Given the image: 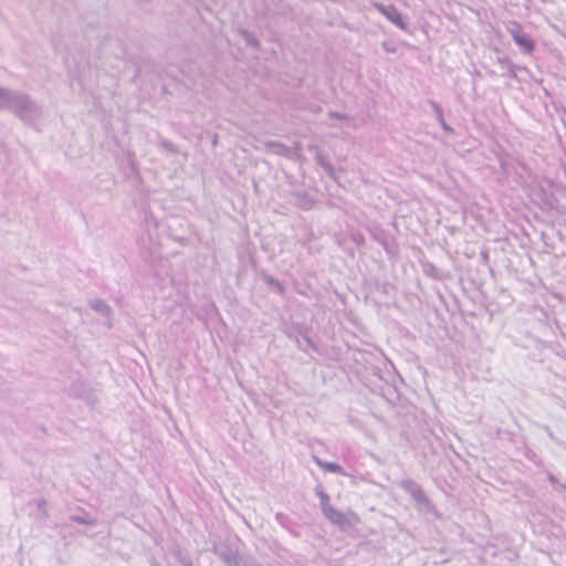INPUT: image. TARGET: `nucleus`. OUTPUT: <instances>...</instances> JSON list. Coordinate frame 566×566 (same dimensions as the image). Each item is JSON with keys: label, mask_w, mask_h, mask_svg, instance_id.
<instances>
[{"label": "nucleus", "mask_w": 566, "mask_h": 566, "mask_svg": "<svg viewBox=\"0 0 566 566\" xmlns=\"http://www.w3.org/2000/svg\"><path fill=\"white\" fill-rule=\"evenodd\" d=\"M0 111L12 113L24 124L33 125L42 116V107L30 95L0 86Z\"/></svg>", "instance_id": "1"}, {"label": "nucleus", "mask_w": 566, "mask_h": 566, "mask_svg": "<svg viewBox=\"0 0 566 566\" xmlns=\"http://www.w3.org/2000/svg\"><path fill=\"white\" fill-rule=\"evenodd\" d=\"M211 552L218 556L226 566H259L254 557L241 555L239 547L229 539L213 542Z\"/></svg>", "instance_id": "2"}, {"label": "nucleus", "mask_w": 566, "mask_h": 566, "mask_svg": "<svg viewBox=\"0 0 566 566\" xmlns=\"http://www.w3.org/2000/svg\"><path fill=\"white\" fill-rule=\"evenodd\" d=\"M399 486L409 494L419 512L431 514L436 520L443 518V515L427 496L426 492L417 481L410 478L403 479L399 482Z\"/></svg>", "instance_id": "3"}, {"label": "nucleus", "mask_w": 566, "mask_h": 566, "mask_svg": "<svg viewBox=\"0 0 566 566\" xmlns=\"http://www.w3.org/2000/svg\"><path fill=\"white\" fill-rule=\"evenodd\" d=\"M506 30L523 54L531 55L534 53L536 50V41L530 33L524 31V28L520 22L515 20L509 21Z\"/></svg>", "instance_id": "4"}, {"label": "nucleus", "mask_w": 566, "mask_h": 566, "mask_svg": "<svg viewBox=\"0 0 566 566\" xmlns=\"http://www.w3.org/2000/svg\"><path fill=\"white\" fill-rule=\"evenodd\" d=\"M323 515L328 522L337 526L343 532L349 531L360 521L359 516L355 512L349 510L348 512L344 513L336 510L334 506L328 507V510L325 511Z\"/></svg>", "instance_id": "5"}, {"label": "nucleus", "mask_w": 566, "mask_h": 566, "mask_svg": "<svg viewBox=\"0 0 566 566\" xmlns=\"http://www.w3.org/2000/svg\"><path fill=\"white\" fill-rule=\"evenodd\" d=\"M370 234L373 240L384 248L388 256L395 258L399 253V245L390 232L381 228H375Z\"/></svg>", "instance_id": "6"}, {"label": "nucleus", "mask_w": 566, "mask_h": 566, "mask_svg": "<svg viewBox=\"0 0 566 566\" xmlns=\"http://www.w3.org/2000/svg\"><path fill=\"white\" fill-rule=\"evenodd\" d=\"M376 9L392 24L402 31H408V23L403 14L394 4L375 3Z\"/></svg>", "instance_id": "7"}, {"label": "nucleus", "mask_w": 566, "mask_h": 566, "mask_svg": "<svg viewBox=\"0 0 566 566\" xmlns=\"http://www.w3.org/2000/svg\"><path fill=\"white\" fill-rule=\"evenodd\" d=\"M290 196L294 199L293 205L304 211L311 210L316 203V199L307 191L292 190Z\"/></svg>", "instance_id": "8"}, {"label": "nucleus", "mask_w": 566, "mask_h": 566, "mask_svg": "<svg viewBox=\"0 0 566 566\" xmlns=\"http://www.w3.org/2000/svg\"><path fill=\"white\" fill-rule=\"evenodd\" d=\"M256 276L262 280L270 290L274 291L279 295L283 296L286 293L285 284L269 274L264 269L256 270Z\"/></svg>", "instance_id": "9"}, {"label": "nucleus", "mask_w": 566, "mask_h": 566, "mask_svg": "<svg viewBox=\"0 0 566 566\" xmlns=\"http://www.w3.org/2000/svg\"><path fill=\"white\" fill-rule=\"evenodd\" d=\"M90 307L99 314L101 316L108 319V322L105 323V325L108 328L113 327L112 317H113V310L112 307L102 298H93L88 301Z\"/></svg>", "instance_id": "10"}, {"label": "nucleus", "mask_w": 566, "mask_h": 566, "mask_svg": "<svg viewBox=\"0 0 566 566\" xmlns=\"http://www.w3.org/2000/svg\"><path fill=\"white\" fill-rule=\"evenodd\" d=\"M315 161L318 166H321L326 175L334 181L338 182V178L336 175V169L329 160V156L324 151L316 154Z\"/></svg>", "instance_id": "11"}, {"label": "nucleus", "mask_w": 566, "mask_h": 566, "mask_svg": "<svg viewBox=\"0 0 566 566\" xmlns=\"http://www.w3.org/2000/svg\"><path fill=\"white\" fill-rule=\"evenodd\" d=\"M276 522L284 527L286 531H289L294 537H300L301 533L298 531L300 525L293 521L289 515L284 513H276L275 514Z\"/></svg>", "instance_id": "12"}, {"label": "nucleus", "mask_w": 566, "mask_h": 566, "mask_svg": "<svg viewBox=\"0 0 566 566\" xmlns=\"http://www.w3.org/2000/svg\"><path fill=\"white\" fill-rule=\"evenodd\" d=\"M313 460L316 463L317 467H319L325 472L329 473H336L340 475H348V473L345 471V469L337 462H331L326 460H322L321 458L313 455Z\"/></svg>", "instance_id": "13"}, {"label": "nucleus", "mask_w": 566, "mask_h": 566, "mask_svg": "<svg viewBox=\"0 0 566 566\" xmlns=\"http://www.w3.org/2000/svg\"><path fill=\"white\" fill-rule=\"evenodd\" d=\"M430 106L432 107V111L436 115V119L440 124L441 128L447 134H454V129L446 122L443 108L441 105L432 99L429 101Z\"/></svg>", "instance_id": "14"}, {"label": "nucleus", "mask_w": 566, "mask_h": 566, "mask_svg": "<svg viewBox=\"0 0 566 566\" xmlns=\"http://www.w3.org/2000/svg\"><path fill=\"white\" fill-rule=\"evenodd\" d=\"M238 33L244 40L247 46L255 51L261 50V42L253 32H250L249 30L241 28L238 30Z\"/></svg>", "instance_id": "15"}, {"label": "nucleus", "mask_w": 566, "mask_h": 566, "mask_svg": "<svg viewBox=\"0 0 566 566\" xmlns=\"http://www.w3.org/2000/svg\"><path fill=\"white\" fill-rule=\"evenodd\" d=\"M78 512H80L78 514L70 515L69 520L71 522L82 524V525L95 526L97 524V520L91 517L90 514L85 510L78 507Z\"/></svg>", "instance_id": "16"}, {"label": "nucleus", "mask_w": 566, "mask_h": 566, "mask_svg": "<svg viewBox=\"0 0 566 566\" xmlns=\"http://www.w3.org/2000/svg\"><path fill=\"white\" fill-rule=\"evenodd\" d=\"M314 491H315V494L317 495V497L319 499V507H321V511L323 514L325 511L328 510V507L333 506L329 502L331 497L325 492V490L323 489V486L321 484L316 485Z\"/></svg>", "instance_id": "17"}, {"label": "nucleus", "mask_w": 566, "mask_h": 566, "mask_svg": "<svg viewBox=\"0 0 566 566\" xmlns=\"http://www.w3.org/2000/svg\"><path fill=\"white\" fill-rule=\"evenodd\" d=\"M314 491H315V494L317 495V497L319 499V507H321V511L323 514L325 511L328 510V507L333 506L329 502L331 497L325 492V490L323 489V486L321 484L316 485Z\"/></svg>", "instance_id": "18"}, {"label": "nucleus", "mask_w": 566, "mask_h": 566, "mask_svg": "<svg viewBox=\"0 0 566 566\" xmlns=\"http://www.w3.org/2000/svg\"><path fill=\"white\" fill-rule=\"evenodd\" d=\"M265 147L279 156H289L290 147L279 140H269Z\"/></svg>", "instance_id": "19"}, {"label": "nucleus", "mask_w": 566, "mask_h": 566, "mask_svg": "<svg viewBox=\"0 0 566 566\" xmlns=\"http://www.w3.org/2000/svg\"><path fill=\"white\" fill-rule=\"evenodd\" d=\"M310 327L306 326L305 324H297L295 326V332H296V335H294V339H295V343L297 345V347L303 350V352H306V348L302 347L301 345V342L298 339V337H302L303 338V335H308V332H310Z\"/></svg>", "instance_id": "20"}, {"label": "nucleus", "mask_w": 566, "mask_h": 566, "mask_svg": "<svg viewBox=\"0 0 566 566\" xmlns=\"http://www.w3.org/2000/svg\"><path fill=\"white\" fill-rule=\"evenodd\" d=\"M33 503L35 504V506L38 509L40 517L41 518H48L49 517V513H48V510H46V506H48L46 500L41 497V499H38V500L30 501L28 504L32 505Z\"/></svg>", "instance_id": "21"}, {"label": "nucleus", "mask_w": 566, "mask_h": 566, "mask_svg": "<svg viewBox=\"0 0 566 566\" xmlns=\"http://www.w3.org/2000/svg\"><path fill=\"white\" fill-rule=\"evenodd\" d=\"M127 161L129 167V174L140 180V175L138 171V164L136 161L135 155L132 151L127 153Z\"/></svg>", "instance_id": "22"}, {"label": "nucleus", "mask_w": 566, "mask_h": 566, "mask_svg": "<svg viewBox=\"0 0 566 566\" xmlns=\"http://www.w3.org/2000/svg\"><path fill=\"white\" fill-rule=\"evenodd\" d=\"M373 284H374V287L378 292H380L381 294H385V295H388L390 290L394 289L392 284H390L389 282H386V281L375 280Z\"/></svg>", "instance_id": "23"}, {"label": "nucleus", "mask_w": 566, "mask_h": 566, "mask_svg": "<svg viewBox=\"0 0 566 566\" xmlns=\"http://www.w3.org/2000/svg\"><path fill=\"white\" fill-rule=\"evenodd\" d=\"M160 146H161L165 150H168V151H170V153H172V154H177V153H179V149H178L177 145H176V144H174L172 142H170V140L163 139V140L160 142Z\"/></svg>", "instance_id": "24"}, {"label": "nucleus", "mask_w": 566, "mask_h": 566, "mask_svg": "<svg viewBox=\"0 0 566 566\" xmlns=\"http://www.w3.org/2000/svg\"><path fill=\"white\" fill-rule=\"evenodd\" d=\"M303 339L306 343V346L310 347L317 354H322L321 348L314 343V340L310 337V335H303Z\"/></svg>", "instance_id": "25"}, {"label": "nucleus", "mask_w": 566, "mask_h": 566, "mask_svg": "<svg viewBox=\"0 0 566 566\" xmlns=\"http://www.w3.org/2000/svg\"><path fill=\"white\" fill-rule=\"evenodd\" d=\"M328 117L329 118H334V119H338V120H347L349 119V116L345 113H340V112H337V111H329L327 113Z\"/></svg>", "instance_id": "26"}, {"label": "nucleus", "mask_w": 566, "mask_h": 566, "mask_svg": "<svg viewBox=\"0 0 566 566\" xmlns=\"http://www.w3.org/2000/svg\"><path fill=\"white\" fill-rule=\"evenodd\" d=\"M547 480L553 486L558 485L560 490L566 491V484L559 483L558 479L552 472H547Z\"/></svg>", "instance_id": "27"}, {"label": "nucleus", "mask_w": 566, "mask_h": 566, "mask_svg": "<svg viewBox=\"0 0 566 566\" xmlns=\"http://www.w3.org/2000/svg\"><path fill=\"white\" fill-rule=\"evenodd\" d=\"M178 560L182 564V566H193L191 559L182 554L181 551L176 553Z\"/></svg>", "instance_id": "28"}, {"label": "nucleus", "mask_w": 566, "mask_h": 566, "mask_svg": "<svg viewBox=\"0 0 566 566\" xmlns=\"http://www.w3.org/2000/svg\"><path fill=\"white\" fill-rule=\"evenodd\" d=\"M424 273L436 279H441L443 276V272L438 269H424Z\"/></svg>", "instance_id": "29"}, {"label": "nucleus", "mask_w": 566, "mask_h": 566, "mask_svg": "<svg viewBox=\"0 0 566 566\" xmlns=\"http://www.w3.org/2000/svg\"><path fill=\"white\" fill-rule=\"evenodd\" d=\"M381 46H382L384 51L387 52V53H396L397 52L396 45H394L390 42L384 41L381 43Z\"/></svg>", "instance_id": "30"}, {"label": "nucleus", "mask_w": 566, "mask_h": 566, "mask_svg": "<svg viewBox=\"0 0 566 566\" xmlns=\"http://www.w3.org/2000/svg\"><path fill=\"white\" fill-rule=\"evenodd\" d=\"M506 73L505 75H507L509 77L511 78H515L516 77V72H515V69H516V65L513 64V62H511L507 66H506Z\"/></svg>", "instance_id": "31"}, {"label": "nucleus", "mask_w": 566, "mask_h": 566, "mask_svg": "<svg viewBox=\"0 0 566 566\" xmlns=\"http://www.w3.org/2000/svg\"><path fill=\"white\" fill-rule=\"evenodd\" d=\"M307 150H308V151H311V153H313V154H314V156H316V154H319V153H322V151H323V150L319 148V146H318V145H314V144L308 145V146H307Z\"/></svg>", "instance_id": "32"}, {"label": "nucleus", "mask_w": 566, "mask_h": 566, "mask_svg": "<svg viewBox=\"0 0 566 566\" xmlns=\"http://www.w3.org/2000/svg\"><path fill=\"white\" fill-rule=\"evenodd\" d=\"M497 62L502 66L506 67L512 61L509 57H499Z\"/></svg>", "instance_id": "33"}, {"label": "nucleus", "mask_w": 566, "mask_h": 566, "mask_svg": "<svg viewBox=\"0 0 566 566\" xmlns=\"http://www.w3.org/2000/svg\"><path fill=\"white\" fill-rule=\"evenodd\" d=\"M545 431L547 432V436L549 437V439L552 441H557L556 437L554 436V433L552 432L551 428L548 426H545L544 427Z\"/></svg>", "instance_id": "34"}, {"label": "nucleus", "mask_w": 566, "mask_h": 566, "mask_svg": "<svg viewBox=\"0 0 566 566\" xmlns=\"http://www.w3.org/2000/svg\"><path fill=\"white\" fill-rule=\"evenodd\" d=\"M552 199H554V198H553V197H552V198L546 197V199H545V201H544V202H545V205H547V206H548V208H551V209H553V208H554V205H553V202H552Z\"/></svg>", "instance_id": "35"}, {"label": "nucleus", "mask_w": 566, "mask_h": 566, "mask_svg": "<svg viewBox=\"0 0 566 566\" xmlns=\"http://www.w3.org/2000/svg\"><path fill=\"white\" fill-rule=\"evenodd\" d=\"M481 255H482V259H484L485 261H486V260H488V258H489V253H488V251H482V252H481Z\"/></svg>", "instance_id": "36"}, {"label": "nucleus", "mask_w": 566, "mask_h": 566, "mask_svg": "<svg viewBox=\"0 0 566 566\" xmlns=\"http://www.w3.org/2000/svg\"><path fill=\"white\" fill-rule=\"evenodd\" d=\"M151 566H160V564L155 558H153Z\"/></svg>", "instance_id": "37"}, {"label": "nucleus", "mask_w": 566, "mask_h": 566, "mask_svg": "<svg viewBox=\"0 0 566 566\" xmlns=\"http://www.w3.org/2000/svg\"><path fill=\"white\" fill-rule=\"evenodd\" d=\"M80 398H84V394L81 391L77 394Z\"/></svg>", "instance_id": "38"}]
</instances>
